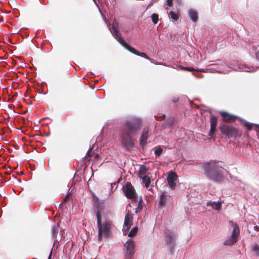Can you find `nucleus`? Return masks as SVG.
I'll use <instances>...</instances> for the list:
<instances>
[{"label":"nucleus","instance_id":"obj_31","mask_svg":"<svg viewBox=\"0 0 259 259\" xmlns=\"http://www.w3.org/2000/svg\"><path fill=\"white\" fill-rule=\"evenodd\" d=\"M131 226H125L123 225V228L122 229L123 234L124 235H126L127 233V232L128 231L129 229H130Z\"/></svg>","mask_w":259,"mask_h":259},{"label":"nucleus","instance_id":"obj_45","mask_svg":"<svg viewBox=\"0 0 259 259\" xmlns=\"http://www.w3.org/2000/svg\"><path fill=\"white\" fill-rule=\"evenodd\" d=\"M213 180H214V181L216 182H219L221 181V180L222 179H212Z\"/></svg>","mask_w":259,"mask_h":259},{"label":"nucleus","instance_id":"obj_29","mask_svg":"<svg viewBox=\"0 0 259 259\" xmlns=\"http://www.w3.org/2000/svg\"><path fill=\"white\" fill-rule=\"evenodd\" d=\"M152 22L154 24H156L158 21V15L155 13H154L151 16Z\"/></svg>","mask_w":259,"mask_h":259},{"label":"nucleus","instance_id":"obj_1","mask_svg":"<svg viewBox=\"0 0 259 259\" xmlns=\"http://www.w3.org/2000/svg\"><path fill=\"white\" fill-rule=\"evenodd\" d=\"M143 126L142 120L132 117L124 121L120 131L121 143L126 150H130L134 146L133 136H136Z\"/></svg>","mask_w":259,"mask_h":259},{"label":"nucleus","instance_id":"obj_36","mask_svg":"<svg viewBox=\"0 0 259 259\" xmlns=\"http://www.w3.org/2000/svg\"><path fill=\"white\" fill-rule=\"evenodd\" d=\"M13 180H15V181L13 182L14 184L17 186H18L21 182V179H13Z\"/></svg>","mask_w":259,"mask_h":259},{"label":"nucleus","instance_id":"obj_13","mask_svg":"<svg viewBox=\"0 0 259 259\" xmlns=\"http://www.w3.org/2000/svg\"><path fill=\"white\" fill-rule=\"evenodd\" d=\"M148 167L144 165H141L139 171V178H150L148 175Z\"/></svg>","mask_w":259,"mask_h":259},{"label":"nucleus","instance_id":"obj_10","mask_svg":"<svg viewBox=\"0 0 259 259\" xmlns=\"http://www.w3.org/2000/svg\"><path fill=\"white\" fill-rule=\"evenodd\" d=\"M217 123L218 118L214 115H211L210 117V129L208 133V135L211 137H213L214 133L216 131Z\"/></svg>","mask_w":259,"mask_h":259},{"label":"nucleus","instance_id":"obj_8","mask_svg":"<svg viewBox=\"0 0 259 259\" xmlns=\"http://www.w3.org/2000/svg\"><path fill=\"white\" fill-rule=\"evenodd\" d=\"M93 206L95 208V211L97 218L101 217V212L104 207V203L100 201L98 197L94 195Z\"/></svg>","mask_w":259,"mask_h":259},{"label":"nucleus","instance_id":"obj_33","mask_svg":"<svg viewBox=\"0 0 259 259\" xmlns=\"http://www.w3.org/2000/svg\"><path fill=\"white\" fill-rule=\"evenodd\" d=\"M244 125L250 131L252 127V124L248 122H245L244 124Z\"/></svg>","mask_w":259,"mask_h":259},{"label":"nucleus","instance_id":"obj_37","mask_svg":"<svg viewBox=\"0 0 259 259\" xmlns=\"http://www.w3.org/2000/svg\"><path fill=\"white\" fill-rule=\"evenodd\" d=\"M166 4L169 7H172L173 6V0H167L166 1Z\"/></svg>","mask_w":259,"mask_h":259},{"label":"nucleus","instance_id":"obj_7","mask_svg":"<svg viewBox=\"0 0 259 259\" xmlns=\"http://www.w3.org/2000/svg\"><path fill=\"white\" fill-rule=\"evenodd\" d=\"M126 248L125 256L126 259H131L135 253V242L132 239H129L124 244Z\"/></svg>","mask_w":259,"mask_h":259},{"label":"nucleus","instance_id":"obj_4","mask_svg":"<svg viewBox=\"0 0 259 259\" xmlns=\"http://www.w3.org/2000/svg\"><path fill=\"white\" fill-rule=\"evenodd\" d=\"M97 223L98 228V237L99 239L103 237L108 238L110 234L111 224L108 221L102 222L101 217L97 218Z\"/></svg>","mask_w":259,"mask_h":259},{"label":"nucleus","instance_id":"obj_28","mask_svg":"<svg viewBox=\"0 0 259 259\" xmlns=\"http://www.w3.org/2000/svg\"><path fill=\"white\" fill-rule=\"evenodd\" d=\"M142 203H143V199H142V197H140L139 200L138 206L136 208V212H138L142 210V208H143Z\"/></svg>","mask_w":259,"mask_h":259},{"label":"nucleus","instance_id":"obj_50","mask_svg":"<svg viewBox=\"0 0 259 259\" xmlns=\"http://www.w3.org/2000/svg\"><path fill=\"white\" fill-rule=\"evenodd\" d=\"M177 99H175L174 100V102H177Z\"/></svg>","mask_w":259,"mask_h":259},{"label":"nucleus","instance_id":"obj_3","mask_svg":"<svg viewBox=\"0 0 259 259\" xmlns=\"http://www.w3.org/2000/svg\"><path fill=\"white\" fill-rule=\"evenodd\" d=\"M109 29L114 38L128 51L137 56L144 57L148 60L151 61V59L146 55V53L138 51L136 49L132 47L128 44H127L123 40L120 32L114 25L112 26L111 29L110 28Z\"/></svg>","mask_w":259,"mask_h":259},{"label":"nucleus","instance_id":"obj_18","mask_svg":"<svg viewBox=\"0 0 259 259\" xmlns=\"http://www.w3.org/2000/svg\"><path fill=\"white\" fill-rule=\"evenodd\" d=\"M238 241V239L231 236L229 235L227 237L226 240L224 242L225 245H232L234 244Z\"/></svg>","mask_w":259,"mask_h":259},{"label":"nucleus","instance_id":"obj_35","mask_svg":"<svg viewBox=\"0 0 259 259\" xmlns=\"http://www.w3.org/2000/svg\"><path fill=\"white\" fill-rule=\"evenodd\" d=\"M70 194V192H69L67 193V194L65 196V197L63 199V202L62 203H61L60 205H62L63 203L66 202L68 200Z\"/></svg>","mask_w":259,"mask_h":259},{"label":"nucleus","instance_id":"obj_25","mask_svg":"<svg viewBox=\"0 0 259 259\" xmlns=\"http://www.w3.org/2000/svg\"><path fill=\"white\" fill-rule=\"evenodd\" d=\"M132 222V219L126 214L124 218V225L131 226Z\"/></svg>","mask_w":259,"mask_h":259},{"label":"nucleus","instance_id":"obj_27","mask_svg":"<svg viewBox=\"0 0 259 259\" xmlns=\"http://www.w3.org/2000/svg\"><path fill=\"white\" fill-rule=\"evenodd\" d=\"M138 231V228L137 227H134L128 233V236L131 237L135 236L137 234Z\"/></svg>","mask_w":259,"mask_h":259},{"label":"nucleus","instance_id":"obj_43","mask_svg":"<svg viewBox=\"0 0 259 259\" xmlns=\"http://www.w3.org/2000/svg\"><path fill=\"white\" fill-rule=\"evenodd\" d=\"M52 255V250L51 251L48 259H51Z\"/></svg>","mask_w":259,"mask_h":259},{"label":"nucleus","instance_id":"obj_49","mask_svg":"<svg viewBox=\"0 0 259 259\" xmlns=\"http://www.w3.org/2000/svg\"><path fill=\"white\" fill-rule=\"evenodd\" d=\"M123 179H118V182H120L121 180H122Z\"/></svg>","mask_w":259,"mask_h":259},{"label":"nucleus","instance_id":"obj_40","mask_svg":"<svg viewBox=\"0 0 259 259\" xmlns=\"http://www.w3.org/2000/svg\"><path fill=\"white\" fill-rule=\"evenodd\" d=\"M255 57L256 59L259 61V51L255 53Z\"/></svg>","mask_w":259,"mask_h":259},{"label":"nucleus","instance_id":"obj_14","mask_svg":"<svg viewBox=\"0 0 259 259\" xmlns=\"http://www.w3.org/2000/svg\"><path fill=\"white\" fill-rule=\"evenodd\" d=\"M222 201H208L206 202L207 206H211L212 207V208L216 210H220L222 208Z\"/></svg>","mask_w":259,"mask_h":259},{"label":"nucleus","instance_id":"obj_26","mask_svg":"<svg viewBox=\"0 0 259 259\" xmlns=\"http://www.w3.org/2000/svg\"><path fill=\"white\" fill-rule=\"evenodd\" d=\"M164 176H166V178H177V174L172 170L168 172Z\"/></svg>","mask_w":259,"mask_h":259},{"label":"nucleus","instance_id":"obj_12","mask_svg":"<svg viewBox=\"0 0 259 259\" xmlns=\"http://www.w3.org/2000/svg\"><path fill=\"white\" fill-rule=\"evenodd\" d=\"M149 129L148 127H145L143 130L142 134L140 137V144L142 146H144L147 144V139L149 137Z\"/></svg>","mask_w":259,"mask_h":259},{"label":"nucleus","instance_id":"obj_16","mask_svg":"<svg viewBox=\"0 0 259 259\" xmlns=\"http://www.w3.org/2000/svg\"><path fill=\"white\" fill-rule=\"evenodd\" d=\"M176 120L174 117L167 118L163 123L164 128L169 127L170 126L176 125Z\"/></svg>","mask_w":259,"mask_h":259},{"label":"nucleus","instance_id":"obj_15","mask_svg":"<svg viewBox=\"0 0 259 259\" xmlns=\"http://www.w3.org/2000/svg\"><path fill=\"white\" fill-rule=\"evenodd\" d=\"M230 223L232 224L231 226L233 228V232L230 235L237 238L240 234L239 226L236 223H234L232 221H231Z\"/></svg>","mask_w":259,"mask_h":259},{"label":"nucleus","instance_id":"obj_5","mask_svg":"<svg viewBox=\"0 0 259 259\" xmlns=\"http://www.w3.org/2000/svg\"><path fill=\"white\" fill-rule=\"evenodd\" d=\"M221 134L228 138L240 136L241 134L239 130L232 125L223 124L219 127Z\"/></svg>","mask_w":259,"mask_h":259},{"label":"nucleus","instance_id":"obj_2","mask_svg":"<svg viewBox=\"0 0 259 259\" xmlns=\"http://www.w3.org/2000/svg\"><path fill=\"white\" fill-rule=\"evenodd\" d=\"M204 168L206 176L211 178H223L225 177L224 174L227 172L226 170L218 166L217 163L212 160L205 163Z\"/></svg>","mask_w":259,"mask_h":259},{"label":"nucleus","instance_id":"obj_6","mask_svg":"<svg viewBox=\"0 0 259 259\" xmlns=\"http://www.w3.org/2000/svg\"><path fill=\"white\" fill-rule=\"evenodd\" d=\"M123 193L125 196L128 199L134 201L137 200V195L134 187L131 183L127 182L122 187Z\"/></svg>","mask_w":259,"mask_h":259},{"label":"nucleus","instance_id":"obj_24","mask_svg":"<svg viewBox=\"0 0 259 259\" xmlns=\"http://www.w3.org/2000/svg\"><path fill=\"white\" fill-rule=\"evenodd\" d=\"M142 183L144 184L145 187L148 189L149 191H152V188H150L148 189L149 187L150 184L151 183L150 179H142Z\"/></svg>","mask_w":259,"mask_h":259},{"label":"nucleus","instance_id":"obj_11","mask_svg":"<svg viewBox=\"0 0 259 259\" xmlns=\"http://www.w3.org/2000/svg\"><path fill=\"white\" fill-rule=\"evenodd\" d=\"M220 114L223 117V121L226 122L230 123L234 122L237 118V116L235 115L229 114L224 111L221 112Z\"/></svg>","mask_w":259,"mask_h":259},{"label":"nucleus","instance_id":"obj_44","mask_svg":"<svg viewBox=\"0 0 259 259\" xmlns=\"http://www.w3.org/2000/svg\"><path fill=\"white\" fill-rule=\"evenodd\" d=\"M5 179H0V183H7L8 181H5Z\"/></svg>","mask_w":259,"mask_h":259},{"label":"nucleus","instance_id":"obj_30","mask_svg":"<svg viewBox=\"0 0 259 259\" xmlns=\"http://www.w3.org/2000/svg\"><path fill=\"white\" fill-rule=\"evenodd\" d=\"M162 151L163 150L160 147H157L154 152L156 157L159 156L162 152Z\"/></svg>","mask_w":259,"mask_h":259},{"label":"nucleus","instance_id":"obj_47","mask_svg":"<svg viewBox=\"0 0 259 259\" xmlns=\"http://www.w3.org/2000/svg\"><path fill=\"white\" fill-rule=\"evenodd\" d=\"M12 176V177H13L14 178H16V177H17V176H15L14 174H13Z\"/></svg>","mask_w":259,"mask_h":259},{"label":"nucleus","instance_id":"obj_32","mask_svg":"<svg viewBox=\"0 0 259 259\" xmlns=\"http://www.w3.org/2000/svg\"><path fill=\"white\" fill-rule=\"evenodd\" d=\"M253 250L256 255L259 256V246L257 244H255L253 246Z\"/></svg>","mask_w":259,"mask_h":259},{"label":"nucleus","instance_id":"obj_34","mask_svg":"<svg viewBox=\"0 0 259 259\" xmlns=\"http://www.w3.org/2000/svg\"><path fill=\"white\" fill-rule=\"evenodd\" d=\"M167 245L168 246V247H169V250L170 253L171 254H172L175 252L174 247H175V244H169V245Z\"/></svg>","mask_w":259,"mask_h":259},{"label":"nucleus","instance_id":"obj_17","mask_svg":"<svg viewBox=\"0 0 259 259\" xmlns=\"http://www.w3.org/2000/svg\"><path fill=\"white\" fill-rule=\"evenodd\" d=\"M167 201V196L164 193H162L160 195V200L158 204L159 208H162L164 207Z\"/></svg>","mask_w":259,"mask_h":259},{"label":"nucleus","instance_id":"obj_42","mask_svg":"<svg viewBox=\"0 0 259 259\" xmlns=\"http://www.w3.org/2000/svg\"><path fill=\"white\" fill-rule=\"evenodd\" d=\"M254 230L256 231H259V227H258L257 226H255L254 227Z\"/></svg>","mask_w":259,"mask_h":259},{"label":"nucleus","instance_id":"obj_20","mask_svg":"<svg viewBox=\"0 0 259 259\" xmlns=\"http://www.w3.org/2000/svg\"><path fill=\"white\" fill-rule=\"evenodd\" d=\"M169 187L171 189H174L177 187L178 179H167Z\"/></svg>","mask_w":259,"mask_h":259},{"label":"nucleus","instance_id":"obj_41","mask_svg":"<svg viewBox=\"0 0 259 259\" xmlns=\"http://www.w3.org/2000/svg\"><path fill=\"white\" fill-rule=\"evenodd\" d=\"M99 157V155L98 154H96L94 156V158L95 160H98Z\"/></svg>","mask_w":259,"mask_h":259},{"label":"nucleus","instance_id":"obj_46","mask_svg":"<svg viewBox=\"0 0 259 259\" xmlns=\"http://www.w3.org/2000/svg\"><path fill=\"white\" fill-rule=\"evenodd\" d=\"M23 174V172L22 171H21L20 173H18V175L19 176H21Z\"/></svg>","mask_w":259,"mask_h":259},{"label":"nucleus","instance_id":"obj_23","mask_svg":"<svg viewBox=\"0 0 259 259\" xmlns=\"http://www.w3.org/2000/svg\"><path fill=\"white\" fill-rule=\"evenodd\" d=\"M168 16L170 19L175 21L178 20L179 18V14L173 11H171L168 13Z\"/></svg>","mask_w":259,"mask_h":259},{"label":"nucleus","instance_id":"obj_48","mask_svg":"<svg viewBox=\"0 0 259 259\" xmlns=\"http://www.w3.org/2000/svg\"><path fill=\"white\" fill-rule=\"evenodd\" d=\"M74 179H73V182H72V185L75 184V182H76V181H74Z\"/></svg>","mask_w":259,"mask_h":259},{"label":"nucleus","instance_id":"obj_19","mask_svg":"<svg viewBox=\"0 0 259 259\" xmlns=\"http://www.w3.org/2000/svg\"><path fill=\"white\" fill-rule=\"evenodd\" d=\"M189 17L194 22H196L198 18V12L195 10L191 9L189 11Z\"/></svg>","mask_w":259,"mask_h":259},{"label":"nucleus","instance_id":"obj_39","mask_svg":"<svg viewBox=\"0 0 259 259\" xmlns=\"http://www.w3.org/2000/svg\"><path fill=\"white\" fill-rule=\"evenodd\" d=\"M156 119L157 120H163L165 117V115H163L162 116H155Z\"/></svg>","mask_w":259,"mask_h":259},{"label":"nucleus","instance_id":"obj_38","mask_svg":"<svg viewBox=\"0 0 259 259\" xmlns=\"http://www.w3.org/2000/svg\"><path fill=\"white\" fill-rule=\"evenodd\" d=\"M182 68H183V69L186 70L187 71H193L195 70L194 69V68L193 67H186V68L182 67Z\"/></svg>","mask_w":259,"mask_h":259},{"label":"nucleus","instance_id":"obj_22","mask_svg":"<svg viewBox=\"0 0 259 259\" xmlns=\"http://www.w3.org/2000/svg\"><path fill=\"white\" fill-rule=\"evenodd\" d=\"M58 226H59L58 223L57 225L55 224L54 225H53L52 226V235L53 237L54 238L57 237V235L58 233Z\"/></svg>","mask_w":259,"mask_h":259},{"label":"nucleus","instance_id":"obj_21","mask_svg":"<svg viewBox=\"0 0 259 259\" xmlns=\"http://www.w3.org/2000/svg\"><path fill=\"white\" fill-rule=\"evenodd\" d=\"M93 148H91L87 153L84 158L86 161H90L91 160L92 157L94 155V152L93 151Z\"/></svg>","mask_w":259,"mask_h":259},{"label":"nucleus","instance_id":"obj_9","mask_svg":"<svg viewBox=\"0 0 259 259\" xmlns=\"http://www.w3.org/2000/svg\"><path fill=\"white\" fill-rule=\"evenodd\" d=\"M164 236L165 239L166 245L175 244V234L170 230H167L164 232Z\"/></svg>","mask_w":259,"mask_h":259},{"label":"nucleus","instance_id":"obj_51","mask_svg":"<svg viewBox=\"0 0 259 259\" xmlns=\"http://www.w3.org/2000/svg\"><path fill=\"white\" fill-rule=\"evenodd\" d=\"M165 9H166V10H168V8H165Z\"/></svg>","mask_w":259,"mask_h":259}]
</instances>
